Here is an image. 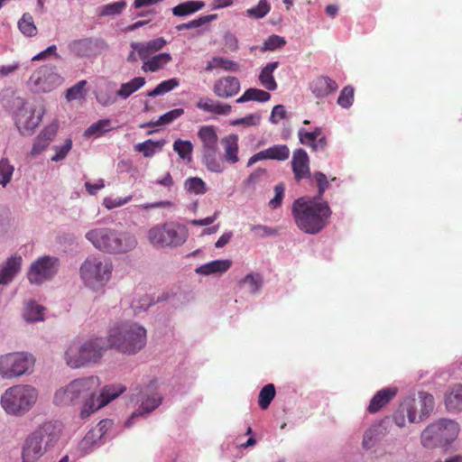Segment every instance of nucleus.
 <instances>
[{
    "mask_svg": "<svg viewBox=\"0 0 462 462\" xmlns=\"http://www.w3.org/2000/svg\"><path fill=\"white\" fill-rule=\"evenodd\" d=\"M297 226L306 234L319 233L331 216V209L327 201L311 197L297 199L291 208Z\"/></svg>",
    "mask_w": 462,
    "mask_h": 462,
    "instance_id": "f257e3e1",
    "label": "nucleus"
},
{
    "mask_svg": "<svg viewBox=\"0 0 462 462\" xmlns=\"http://www.w3.org/2000/svg\"><path fill=\"white\" fill-rule=\"evenodd\" d=\"M85 238L96 250L108 254H126L137 245L136 236L132 232L107 226L89 229Z\"/></svg>",
    "mask_w": 462,
    "mask_h": 462,
    "instance_id": "f03ea898",
    "label": "nucleus"
},
{
    "mask_svg": "<svg viewBox=\"0 0 462 462\" xmlns=\"http://www.w3.org/2000/svg\"><path fill=\"white\" fill-rule=\"evenodd\" d=\"M110 348L125 355H136L147 344V329L140 323L125 320L115 323L107 331Z\"/></svg>",
    "mask_w": 462,
    "mask_h": 462,
    "instance_id": "7ed1b4c3",
    "label": "nucleus"
},
{
    "mask_svg": "<svg viewBox=\"0 0 462 462\" xmlns=\"http://www.w3.org/2000/svg\"><path fill=\"white\" fill-rule=\"evenodd\" d=\"M434 397L426 392H419L405 397L392 414L393 423L400 429L407 424L420 423L425 420L434 409Z\"/></svg>",
    "mask_w": 462,
    "mask_h": 462,
    "instance_id": "20e7f679",
    "label": "nucleus"
},
{
    "mask_svg": "<svg viewBox=\"0 0 462 462\" xmlns=\"http://www.w3.org/2000/svg\"><path fill=\"white\" fill-rule=\"evenodd\" d=\"M100 383L99 377L95 375L73 379L55 390L52 403L60 408L83 405L91 393L98 390Z\"/></svg>",
    "mask_w": 462,
    "mask_h": 462,
    "instance_id": "39448f33",
    "label": "nucleus"
},
{
    "mask_svg": "<svg viewBox=\"0 0 462 462\" xmlns=\"http://www.w3.org/2000/svg\"><path fill=\"white\" fill-rule=\"evenodd\" d=\"M38 389L29 383H17L6 388L0 396V406L9 416L23 417L37 403Z\"/></svg>",
    "mask_w": 462,
    "mask_h": 462,
    "instance_id": "423d86ee",
    "label": "nucleus"
},
{
    "mask_svg": "<svg viewBox=\"0 0 462 462\" xmlns=\"http://www.w3.org/2000/svg\"><path fill=\"white\" fill-rule=\"evenodd\" d=\"M114 265L110 259L100 255L88 256L79 267V277L85 287L93 292L103 293L110 282Z\"/></svg>",
    "mask_w": 462,
    "mask_h": 462,
    "instance_id": "0eeeda50",
    "label": "nucleus"
},
{
    "mask_svg": "<svg viewBox=\"0 0 462 462\" xmlns=\"http://www.w3.org/2000/svg\"><path fill=\"white\" fill-rule=\"evenodd\" d=\"M460 425L455 420L438 419L430 423L420 433V444L429 449L448 448L457 439Z\"/></svg>",
    "mask_w": 462,
    "mask_h": 462,
    "instance_id": "6e6552de",
    "label": "nucleus"
},
{
    "mask_svg": "<svg viewBox=\"0 0 462 462\" xmlns=\"http://www.w3.org/2000/svg\"><path fill=\"white\" fill-rule=\"evenodd\" d=\"M186 225L169 221L151 227L147 232L150 244L156 248H176L183 245L189 238Z\"/></svg>",
    "mask_w": 462,
    "mask_h": 462,
    "instance_id": "1a4fd4ad",
    "label": "nucleus"
},
{
    "mask_svg": "<svg viewBox=\"0 0 462 462\" xmlns=\"http://www.w3.org/2000/svg\"><path fill=\"white\" fill-rule=\"evenodd\" d=\"M36 359L27 351H14L0 355V379L14 380L30 375L34 371Z\"/></svg>",
    "mask_w": 462,
    "mask_h": 462,
    "instance_id": "9d476101",
    "label": "nucleus"
},
{
    "mask_svg": "<svg viewBox=\"0 0 462 462\" xmlns=\"http://www.w3.org/2000/svg\"><path fill=\"white\" fill-rule=\"evenodd\" d=\"M132 400H135L138 408L132 413L125 421L126 427L134 424V420L140 416H145L158 408L162 402V395L159 390V383L152 380L148 383L135 387L132 390Z\"/></svg>",
    "mask_w": 462,
    "mask_h": 462,
    "instance_id": "9b49d317",
    "label": "nucleus"
},
{
    "mask_svg": "<svg viewBox=\"0 0 462 462\" xmlns=\"http://www.w3.org/2000/svg\"><path fill=\"white\" fill-rule=\"evenodd\" d=\"M13 104L18 108L14 113L15 125L22 134H30L40 124L44 109L42 106L26 105L23 98L15 97Z\"/></svg>",
    "mask_w": 462,
    "mask_h": 462,
    "instance_id": "f8f14e48",
    "label": "nucleus"
},
{
    "mask_svg": "<svg viewBox=\"0 0 462 462\" xmlns=\"http://www.w3.org/2000/svg\"><path fill=\"white\" fill-rule=\"evenodd\" d=\"M126 387L121 383H114L104 386L100 393L97 390L91 393L80 408L79 416L81 419L88 418L91 414L105 407L109 402L120 396Z\"/></svg>",
    "mask_w": 462,
    "mask_h": 462,
    "instance_id": "ddd939ff",
    "label": "nucleus"
},
{
    "mask_svg": "<svg viewBox=\"0 0 462 462\" xmlns=\"http://www.w3.org/2000/svg\"><path fill=\"white\" fill-rule=\"evenodd\" d=\"M59 264V259L54 256H40L31 263L26 277L32 285L40 286L57 274Z\"/></svg>",
    "mask_w": 462,
    "mask_h": 462,
    "instance_id": "4468645a",
    "label": "nucleus"
},
{
    "mask_svg": "<svg viewBox=\"0 0 462 462\" xmlns=\"http://www.w3.org/2000/svg\"><path fill=\"white\" fill-rule=\"evenodd\" d=\"M29 86L35 92H51L63 83V78L54 66L45 65L37 69L29 79Z\"/></svg>",
    "mask_w": 462,
    "mask_h": 462,
    "instance_id": "2eb2a0df",
    "label": "nucleus"
},
{
    "mask_svg": "<svg viewBox=\"0 0 462 462\" xmlns=\"http://www.w3.org/2000/svg\"><path fill=\"white\" fill-rule=\"evenodd\" d=\"M63 430V424L59 420H48L39 425L31 432L49 450L59 442Z\"/></svg>",
    "mask_w": 462,
    "mask_h": 462,
    "instance_id": "dca6fc26",
    "label": "nucleus"
},
{
    "mask_svg": "<svg viewBox=\"0 0 462 462\" xmlns=\"http://www.w3.org/2000/svg\"><path fill=\"white\" fill-rule=\"evenodd\" d=\"M83 354L87 365L97 364L110 348L107 336L106 337H91L81 341Z\"/></svg>",
    "mask_w": 462,
    "mask_h": 462,
    "instance_id": "f3484780",
    "label": "nucleus"
},
{
    "mask_svg": "<svg viewBox=\"0 0 462 462\" xmlns=\"http://www.w3.org/2000/svg\"><path fill=\"white\" fill-rule=\"evenodd\" d=\"M105 46V42L97 38L75 40L69 44V51L78 57L96 56Z\"/></svg>",
    "mask_w": 462,
    "mask_h": 462,
    "instance_id": "a211bd4d",
    "label": "nucleus"
},
{
    "mask_svg": "<svg viewBox=\"0 0 462 462\" xmlns=\"http://www.w3.org/2000/svg\"><path fill=\"white\" fill-rule=\"evenodd\" d=\"M22 263V256L14 254L0 264V286L8 285L14 281L21 271Z\"/></svg>",
    "mask_w": 462,
    "mask_h": 462,
    "instance_id": "6ab92c4d",
    "label": "nucleus"
},
{
    "mask_svg": "<svg viewBox=\"0 0 462 462\" xmlns=\"http://www.w3.org/2000/svg\"><path fill=\"white\" fill-rule=\"evenodd\" d=\"M291 169L297 181L310 178V158L302 148H298L293 152Z\"/></svg>",
    "mask_w": 462,
    "mask_h": 462,
    "instance_id": "aec40b11",
    "label": "nucleus"
},
{
    "mask_svg": "<svg viewBox=\"0 0 462 462\" xmlns=\"http://www.w3.org/2000/svg\"><path fill=\"white\" fill-rule=\"evenodd\" d=\"M48 449L30 433L22 447V460L23 462H37Z\"/></svg>",
    "mask_w": 462,
    "mask_h": 462,
    "instance_id": "412c9836",
    "label": "nucleus"
},
{
    "mask_svg": "<svg viewBox=\"0 0 462 462\" xmlns=\"http://www.w3.org/2000/svg\"><path fill=\"white\" fill-rule=\"evenodd\" d=\"M240 88V81L236 77L226 76L215 81L213 92L217 97L229 98L237 95Z\"/></svg>",
    "mask_w": 462,
    "mask_h": 462,
    "instance_id": "4be33fe9",
    "label": "nucleus"
},
{
    "mask_svg": "<svg viewBox=\"0 0 462 462\" xmlns=\"http://www.w3.org/2000/svg\"><path fill=\"white\" fill-rule=\"evenodd\" d=\"M46 308L33 300L23 302L21 317L25 323L43 322L46 319Z\"/></svg>",
    "mask_w": 462,
    "mask_h": 462,
    "instance_id": "5701e85b",
    "label": "nucleus"
},
{
    "mask_svg": "<svg viewBox=\"0 0 462 462\" xmlns=\"http://www.w3.org/2000/svg\"><path fill=\"white\" fill-rule=\"evenodd\" d=\"M82 350L80 340L74 339L68 344L64 353V360L68 366L73 369L88 366Z\"/></svg>",
    "mask_w": 462,
    "mask_h": 462,
    "instance_id": "b1692460",
    "label": "nucleus"
},
{
    "mask_svg": "<svg viewBox=\"0 0 462 462\" xmlns=\"http://www.w3.org/2000/svg\"><path fill=\"white\" fill-rule=\"evenodd\" d=\"M385 428L383 421L371 424L363 433L362 448L370 450L385 436Z\"/></svg>",
    "mask_w": 462,
    "mask_h": 462,
    "instance_id": "393cba45",
    "label": "nucleus"
},
{
    "mask_svg": "<svg viewBox=\"0 0 462 462\" xmlns=\"http://www.w3.org/2000/svg\"><path fill=\"white\" fill-rule=\"evenodd\" d=\"M224 149L223 160L229 164L239 162V138L236 134H228L221 139Z\"/></svg>",
    "mask_w": 462,
    "mask_h": 462,
    "instance_id": "a878e982",
    "label": "nucleus"
},
{
    "mask_svg": "<svg viewBox=\"0 0 462 462\" xmlns=\"http://www.w3.org/2000/svg\"><path fill=\"white\" fill-rule=\"evenodd\" d=\"M397 393L398 389L395 386L383 388L378 391L371 399L367 411L370 413L379 411L396 396Z\"/></svg>",
    "mask_w": 462,
    "mask_h": 462,
    "instance_id": "bb28decb",
    "label": "nucleus"
},
{
    "mask_svg": "<svg viewBox=\"0 0 462 462\" xmlns=\"http://www.w3.org/2000/svg\"><path fill=\"white\" fill-rule=\"evenodd\" d=\"M338 86L335 80L328 77L320 76L313 79L310 85L312 94L317 98H323L337 91Z\"/></svg>",
    "mask_w": 462,
    "mask_h": 462,
    "instance_id": "cd10ccee",
    "label": "nucleus"
},
{
    "mask_svg": "<svg viewBox=\"0 0 462 462\" xmlns=\"http://www.w3.org/2000/svg\"><path fill=\"white\" fill-rule=\"evenodd\" d=\"M166 43V41L160 37L146 42H132L131 48L137 52L141 60H146L152 54L162 50Z\"/></svg>",
    "mask_w": 462,
    "mask_h": 462,
    "instance_id": "c85d7f7f",
    "label": "nucleus"
},
{
    "mask_svg": "<svg viewBox=\"0 0 462 462\" xmlns=\"http://www.w3.org/2000/svg\"><path fill=\"white\" fill-rule=\"evenodd\" d=\"M232 265L228 259L214 260L204 263L195 269V273L199 275H221L225 273Z\"/></svg>",
    "mask_w": 462,
    "mask_h": 462,
    "instance_id": "c756f323",
    "label": "nucleus"
},
{
    "mask_svg": "<svg viewBox=\"0 0 462 462\" xmlns=\"http://www.w3.org/2000/svg\"><path fill=\"white\" fill-rule=\"evenodd\" d=\"M196 106L207 113H211L217 116H227L231 113L232 107L227 104L221 103L209 97L200 98Z\"/></svg>",
    "mask_w": 462,
    "mask_h": 462,
    "instance_id": "7c9ffc66",
    "label": "nucleus"
},
{
    "mask_svg": "<svg viewBox=\"0 0 462 462\" xmlns=\"http://www.w3.org/2000/svg\"><path fill=\"white\" fill-rule=\"evenodd\" d=\"M103 443V439L98 433L91 429L85 437L79 442L77 447L78 456L83 457L90 453L94 448L99 447Z\"/></svg>",
    "mask_w": 462,
    "mask_h": 462,
    "instance_id": "2f4dec72",
    "label": "nucleus"
},
{
    "mask_svg": "<svg viewBox=\"0 0 462 462\" xmlns=\"http://www.w3.org/2000/svg\"><path fill=\"white\" fill-rule=\"evenodd\" d=\"M202 162L211 172L222 173L226 169L223 158L218 156V148L202 152Z\"/></svg>",
    "mask_w": 462,
    "mask_h": 462,
    "instance_id": "473e14b6",
    "label": "nucleus"
},
{
    "mask_svg": "<svg viewBox=\"0 0 462 462\" xmlns=\"http://www.w3.org/2000/svg\"><path fill=\"white\" fill-rule=\"evenodd\" d=\"M198 136L202 143V152L218 148V136L214 126L205 125L200 127Z\"/></svg>",
    "mask_w": 462,
    "mask_h": 462,
    "instance_id": "72a5a7b5",
    "label": "nucleus"
},
{
    "mask_svg": "<svg viewBox=\"0 0 462 462\" xmlns=\"http://www.w3.org/2000/svg\"><path fill=\"white\" fill-rule=\"evenodd\" d=\"M445 406L452 413L462 411V384L456 385L447 393Z\"/></svg>",
    "mask_w": 462,
    "mask_h": 462,
    "instance_id": "f704fd0d",
    "label": "nucleus"
},
{
    "mask_svg": "<svg viewBox=\"0 0 462 462\" xmlns=\"http://www.w3.org/2000/svg\"><path fill=\"white\" fill-rule=\"evenodd\" d=\"M278 61L267 63L261 70L259 75L260 84L267 90L273 91L277 88V83L273 77V72L278 68Z\"/></svg>",
    "mask_w": 462,
    "mask_h": 462,
    "instance_id": "c9c22d12",
    "label": "nucleus"
},
{
    "mask_svg": "<svg viewBox=\"0 0 462 462\" xmlns=\"http://www.w3.org/2000/svg\"><path fill=\"white\" fill-rule=\"evenodd\" d=\"M143 63L142 66V69L144 72H155L161 69H162L165 65H167L171 60V56L170 53L163 52L158 55L148 57L146 60H143Z\"/></svg>",
    "mask_w": 462,
    "mask_h": 462,
    "instance_id": "e433bc0d",
    "label": "nucleus"
},
{
    "mask_svg": "<svg viewBox=\"0 0 462 462\" xmlns=\"http://www.w3.org/2000/svg\"><path fill=\"white\" fill-rule=\"evenodd\" d=\"M299 140L301 144L311 147L312 151H323L327 146V139H317L311 132H308L303 128L298 131Z\"/></svg>",
    "mask_w": 462,
    "mask_h": 462,
    "instance_id": "4c0bfd02",
    "label": "nucleus"
},
{
    "mask_svg": "<svg viewBox=\"0 0 462 462\" xmlns=\"http://www.w3.org/2000/svg\"><path fill=\"white\" fill-rule=\"evenodd\" d=\"M165 140H146L134 145V151L143 153L146 158H151L160 152L165 145Z\"/></svg>",
    "mask_w": 462,
    "mask_h": 462,
    "instance_id": "58836bf2",
    "label": "nucleus"
},
{
    "mask_svg": "<svg viewBox=\"0 0 462 462\" xmlns=\"http://www.w3.org/2000/svg\"><path fill=\"white\" fill-rule=\"evenodd\" d=\"M145 83L146 80L143 77H135L130 81L121 84L120 88L116 91V97L126 99L142 88Z\"/></svg>",
    "mask_w": 462,
    "mask_h": 462,
    "instance_id": "ea45409f",
    "label": "nucleus"
},
{
    "mask_svg": "<svg viewBox=\"0 0 462 462\" xmlns=\"http://www.w3.org/2000/svg\"><path fill=\"white\" fill-rule=\"evenodd\" d=\"M215 69H220L224 71L236 72L239 69V65L226 58L216 56L208 61L205 69L207 71H211Z\"/></svg>",
    "mask_w": 462,
    "mask_h": 462,
    "instance_id": "a19ab883",
    "label": "nucleus"
},
{
    "mask_svg": "<svg viewBox=\"0 0 462 462\" xmlns=\"http://www.w3.org/2000/svg\"><path fill=\"white\" fill-rule=\"evenodd\" d=\"M271 98V95L264 90L251 88L245 91V93L238 97L236 102L238 104L248 102V101H257L261 103H264L269 101Z\"/></svg>",
    "mask_w": 462,
    "mask_h": 462,
    "instance_id": "79ce46f5",
    "label": "nucleus"
},
{
    "mask_svg": "<svg viewBox=\"0 0 462 462\" xmlns=\"http://www.w3.org/2000/svg\"><path fill=\"white\" fill-rule=\"evenodd\" d=\"M240 288L248 294H256L262 287V277L259 274H247L239 282Z\"/></svg>",
    "mask_w": 462,
    "mask_h": 462,
    "instance_id": "37998d69",
    "label": "nucleus"
},
{
    "mask_svg": "<svg viewBox=\"0 0 462 462\" xmlns=\"http://www.w3.org/2000/svg\"><path fill=\"white\" fill-rule=\"evenodd\" d=\"M204 5L205 4L202 1H186L173 7L172 14L175 16H187L202 9Z\"/></svg>",
    "mask_w": 462,
    "mask_h": 462,
    "instance_id": "c03bdc74",
    "label": "nucleus"
},
{
    "mask_svg": "<svg viewBox=\"0 0 462 462\" xmlns=\"http://www.w3.org/2000/svg\"><path fill=\"white\" fill-rule=\"evenodd\" d=\"M111 130V121L109 119H101L92 124L84 132L87 138H97Z\"/></svg>",
    "mask_w": 462,
    "mask_h": 462,
    "instance_id": "a18cd8bd",
    "label": "nucleus"
},
{
    "mask_svg": "<svg viewBox=\"0 0 462 462\" xmlns=\"http://www.w3.org/2000/svg\"><path fill=\"white\" fill-rule=\"evenodd\" d=\"M173 150L178 153L179 157L187 163L192 161L193 144L187 140L178 139L173 143Z\"/></svg>",
    "mask_w": 462,
    "mask_h": 462,
    "instance_id": "49530a36",
    "label": "nucleus"
},
{
    "mask_svg": "<svg viewBox=\"0 0 462 462\" xmlns=\"http://www.w3.org/2000/svg\"><path fill=\"white\" fill-rule=\"evenodd\" d=\"M267 160L285 161L290 156L286 144H275L264 150Z\"/></svg>",
    "mask_w": 462,
    "mask_h": 462,
    "instance_id": "de8ad7c7",
    "label": "nucleus"
},
{
    "mask_svg": "<svg viewBox=\"0 0 462 462\" xmlns=\"http://www.w3.org/2000/svg\"><path fill=\"white\" fill-rule=\"evenodd\" d=\"M14 172V166L7 158L0 160V186L5 188L12 180Z\"/></svg>",
    "mask_w": 462,
    "mask_h": 462,
    "instance_id": "09e8293b",
    "label": "nucleus"
},
{
    "mask_svg": "<svg viewBox=\"0 0 462 462\" xmlns=\"http://www.w3.org/2000/svg\"><path fill=\"white\" fill-rule=\"evenodd\" d=\"M187 192L195 195H203L207 192L205 181L199 177H189L184 182Z\"/></svg>",
    "mask_w": 462,
    "mask_h": 462,
    "instance_id": "8fccbe9b",
    "label": "nucleus"
},
{
    "mask_svg": "<svg viewBox=\"0 0 462 462\" xmlns=\"http://www.w3.org/2000/svg\"><path fill=\"white\" fill-rule=\"evenodd\" d=\"M275 387L273 383H268L262 388L259 393L258 403L261 409L266 410L275 397Z\"/></svg>",
    "mask_w": 462,
    "mask_h": 462,
    "instance_id": "3c124183",
    "label": "nucleus"
},
{
    "mask_svg": "<svg viewBox=\"0 0 462 462\" xmlns=\"http://www.w3.org/2000/svg\"><path fill=\"white\" fill-rule=\"evenodd\" d=\"M126 2L124 0L102 5L98 9L101 16H114L120 14L125 8Z\"/></svg>",
    "mask_w": 462,
    "mask_h": 462,
    "instance_id": "603ef678",
    "label": "nucleus"
},
{
    "mask_svg": "<svg viewBox=\"0 0 462 462\" xmlns=\"http://www.w3.org/2000/svg\"><path fill=\"white\" fill-rule=\"evenodd\" d=\"M20 32L28 37L34 36L37 33V28L34 24L32 15L24 14L18 22Z\"/></svg>",
    "mask_w": 462,
    "mask_h": 462,
    "instance_id": "864d4df0",
    "label": "nucleus"
},
{
    "mask_svg": "<svg viewBox=\"0 0 462 462\" xmlns=\"http://www.w3.org/2000/svg\"><path fill=\"white\" fill-rule=\"evenodd\" d=\"M180 84L179 80L175 78L164 80L158 84L156 88L147 93L148 97H154L160 95L170 92Z\"/></svg>",
    "mask_w": 462,
    "mask_h": 462,
    "instance_id": "5fc2aeb1",
    "label": "nucleus"
},
{
    "mask_svg": "<svg viewBox=\"0 0 462 462\" xmlns=\"http://www.w3.org/2000/svg\"><path fill=\"white\" fill-rule=\"evenodd\" d=\"M270 10L271 5L267 0H260L256 6L247 9L245 14L248 17L262 19L270 12Z\"/></svg>",
    "mask_w": 462,
    "mask_h": 462,
    "instance_id": "6e6d98bb",
    "label": "nucleus"
},
{
    "mask_svg": "<svg viewBox=\"0 0 462 462\" xmlns=\"http://www.w3.org/2000/svg\"><path fill=\"white\" fill-rule=\"evenodd\" d=\"M87 85L86 80H80L66 91V99L70 102L77 99H83L85 97V86Z\"/></svg>",
    "mask_w": 462,
    "mask_h": 462,
    "instance_id": "4d7b16f0",
    "label": "nucleus"
},
{
    "mask_svg": "<svg viewBox=\"0 0 462 462\" xmlns=\"http://www.w3.org/2000/svg\"><path fill=\"white\" fill-rule=\"evenodd\" d=\"M71 148L72 140L70 138L66 139L61 145H54L52 149L54 150L55 153L53 156H51V161L55 162L63 161L67 157Z\"/></svg>",
    "mask_w": 462,
    "mask_h": 462,
    "instance_id": "13d9d810",
    "label": "nucleus"
},
{
    "mask_svg": "<svg viewBox=\"0 0 462 462\" xmlns=\"http://www.w3.org/2000/svg\"><path fill=\"white\" fill-rule=\"evenodd\" d=\"M250 230L252 234L257 238L276 236L278 235L277 228L264 225H251Z\"/></svg>",
    "mask_w": 462,
    "mask_h": 462,
    "instance_id": "bf43d9fd",
    "label": "nucleus"
},
{
    "mask_svg": "<svg viewBox=\"0 0 462 462\" xmlns=\"http://www.w3.org/2000/svg\"><path fill=\"white\" fill-rule=\"evenodd\" d=\"M183 113H184V111L182 108H175L173 110H171V111L165 113L162 116H160V118L156 122L148 123L147 125L150 126V125H168V124L171 123L172 121H174L175 119L183 115Z\"/></svg>",
    "mask_w": 462,
    "mask_h": 462,
    "instance_id": "052dcab7",
    "label": "nucleus"
},
{
    "mask_svg": "<svg viewBox=\"0 0 462 462\" xmlns=\"http://www.w3.org/2000/svg\"><path fill=\"white\" fill-rule=\"evenodd\" d=\"M286 43V41L283 37L279 35H271L267 38V40L263 42V45L262 47V51H275L277 49H281L283 47Z\"/></svg>",
    "mask_w": 462,
    "mask_h": 462,
    "instance_id": "680f3d73",
    "label": "nucleus"
},
{
    "mask_svg": "<svg viewBox=\"0 0 462 462\" xmlns=\"http://www.w3.org/2000/svg\"><path fill=\"white\" fill-rule=\"evenodd\" d=\"M354 101V88L351 86L345 87L337 98V104L342 108H349Z\"/></svg>",
    "mask_w": 462,
    "mask_h": 462,
    "instance_id": "e2e57ef3",
    "label": "nucleus"
},
{
    "mask_svg": "<svg viewBox=\"0 0 462 462\" xmlns=\"http://www.w3.org/2000/svg\"><path fill=\"white\" fill-rule=\"evenodd\" d=\"M132 195H129L127 197L122 198V197H106L103 199V205L107 209H113L118 207H121L132 199Z\"/></svg>",
    "mask_w": 462,
    "mask_h": 462,
    "instance_id": "0e129e2a",
    "label": "nucleus"
},
{
    "mask_svg": "<svg viewBox=\"0 0 462 462\" xmlns=\"http://www.w3.org/2000/svg\"><path fill=\"white\" fill-rule=\"evenodd\" d=\"M313 178L317 183L318 189H319V194L316 198L319 199H321L324 192L329 186L328 178L324 173H322L320 171L315 172L313 175Z\"/></svg>",
    "mask_w": 462,
    "mask_h": 462,
    "instance_id": "69168bd1",
    "label": "nucleus"
},
{
    "mask_svg": "<svg viewBox=\"0 0 462 462\" xmlns=\"http://www.w3.org/2000/svg\"><path fill=\"white\" fill-rule=\"evenodd\" d=\"M261 121V116L259 114H251L243 118L234 120L232 125H244L245 126L258 125Z\"/></svg>",
    "mask_w": 462,
    "mask_h": 462,
    "instance_id": "338daca9",
    "label": "nucleus"
},
{
    "mask_svg": "<svg viewBox=\"0 0 462 462\" xmlns=\"http://www.w3.org/2000/svg\"><path fill=\"white\" fill-rule=\"evenodd\" d=\"M284 189H285L284 185L282 183L277 184L274 187V192H275L274 198L272 199L269 202V206L272 208L275 209V208H278L279 207H281L283 197H284Z\"/></svg>",
    "mask_w": 462,
    "mask_h": 462,
    "instance_id": "774afa93",
    "label": "nucleus"
}]
</instances>
